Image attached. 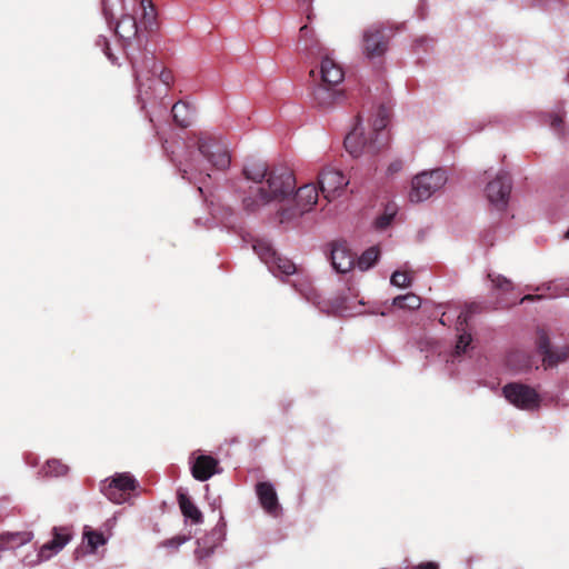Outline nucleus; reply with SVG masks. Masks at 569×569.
<instances>
[{"label": "nucleus", "mask_w": 569, "mask_h": 569, "mask_svg": "<svg viewBox=\"0 0 569 569\" xmlns=\"http://www.w3.org/2000/svg\"><path fill=\"white\" fill-rule=\"evenodd\" d=\"M242 173L251 182L242 194V207L248 212H257L271 202L286 200L296 187L292 171L284 167L269 168L262 160H249Z\"/></svg>", "instance_id": "1"}, {"label": "nucleus", "mask_w": 569, "mask_h": 569, "mask_svg": "<svg viewBox=\"0 0 569 569\" xmlns=\"http://www.w3.org/2000/svg\"><path fill=\"white\" fill-rule=\"evenodd\" d=\"M389 122V110L380 106L368 134L363 132L358 122L345 138V148L353 157L361 154H376L388 146L389 133L386 128Z\"/></svg>", "instance_id": "2"}, {"label": "nucleus", "mask_w": 569, "mask_h": 569, "mask_svg": "<svg viewBox=\"0 0 569 569\" xmlns=\"http://www.w3.org/2000/svg\"><path fill=\"white\" fill-rule=\"evenodd\" d=\"M447 182V174L443 169H435L417 174L412 179V186L409 193L411 202H420L429 199L436 191L441 189Z\"/></svg>", "instance_id": "3"}, {"label": "nucleus", "mask_w": 569, "mask_h": 569, "mask_svg": "<svg viewBox=\"0 0 569 569\" xmlns=\"http://www.w3.org/2000/svg\"><path fill=\"white\" fill-rule=\"evenodd\" d=\"M138 486V481L129 472H122L102 481L100 490L113 503H123L130 499Z\"/></svg>", "instance_id": "4"}, {"label": "nucleus", "mask_w": 569, "mask_h": 569, "mask_svg": "<svg viewBox=\"0 0 569 569\" xmlns=\"http://www.w3.org/2000/svg\"><path fill=\"white\" fill-rule=\"evenodd\" d=\"M505 398L521 410H535L540 406L539 393L530 386L511 382L502 388Z\"/></svg>", "instance_id": "5"}, {"label": "nucleus", "mask_w": 569, "mask_h": 569, "mask_svg": "<svg viewBox=\"0 0 569 569\" xmlns=\"http://www.w3.org/2000/svg\"><path fill=\"white\" fill-rule=\"evenodd\" d=\"M199 153L206 158L212 167L219 170H226L231 162L227 146L213 137H200L198 139Z\"/></svg>", "instance_id": "6"}, {"label": "nucleus", "mask_w": 569, "mask_h": 569, "mask_svg": "<svg viewBox=\"0 0 569 569\" xmlns=\"http://www.w3.org/2000/svg\"><path fill=\"white\" fill-rule=\"evenodd\" d=\"M318 201V188L313 183L300 187L295 196V207L291 209H281L280 221L283 222L296 216H301L312 209Z\"/></svg>", "instance_id": "7"}, {"label": "nucleus", "mask_w": 569, "mask_h": 569, "mask_svg": "<svg viewBox=\"0 0 569 569\" xmlns=\"http://www.w3.org/2000/svg\"><path fill=\"white\" fill-rule=\"evenodd\" d=\"M348 183L343 173L335 168H323L318 176L319 189L328 201L339 197Z\"/></svg>", "instance_id": "8"}, {"label": "nucleus", "mask_w": 569, "mask_h": 569, "mask_svg": "<svg viewBox=\"0 0 569 569\" xmlns=\"http://www.w3.org/2000/svg\"><path fill=\"white\" fill-rule=\"evenodd\" d=\"M143 63H144V68H138L136 64H133L136 79L139 84L140 97H142V94H148V89L151 88V86H148L147 89H143V87L146 86V83L143 82L144 76H146L147 81L153 82V77H156L159 72V76H158L159 80L163 84L169 87L172 83V81H173L172 72L170 70H167V69L158 66V63L153 57L147 58Z\"/></svg>", "instance_id": "9"}, {"label": "nucleus", "mask_w": 569, "mask_h": 569, "mask_svg": "<svg viewBox=\"0 0 569 569\" xmlns=\"http://www.w3.org/2000/svg\"><path fill=\"white\" fill-rule=\"evenodd\" d=\"M512 182L510 176L507 172L498 173L486 187V196L489 202L498 210H503L507 207Z\"/></svg>", "instance_id": "10"}, {"label": "nucleus", "mask_w": 569, "mask_h": 569, "mask_svg": "<svg viewBox=\"0 0 569 569\" xmlns=\"http://www.w3.org/2000/svg\"><path fill=\"white\" fill-rule=\"evenodd\" d=\"M172 161L181 177L191 183L203 182L206 179L210 178V174L200 168L199 156L193 150L187 149L182 159L178 161L172 159Z\"/></svg>", "instance_id": "11"}, {"label": "nucleus", "mask_w": 569, "mask_h": 569, "mask_svg": "<svg viewBox=\"0 0 569 569\" xmlns=\"http://www.w3.org/2000/svg\"><path fill=\"white\" fill-rule=\"evenodd\" d=\"M389 36L382 27L372 26L363 33V53L368 58L382 56L388 49Z\"/></svg>", "instance_id": "12"}, {"label": "nucleus", "mask_w": 569, "mask_h": 569, "mask_svg": "<svg viewBox=\"0 0 569 569\" xmlns=\"http://www.w3.org/2000/svg\"><path fill=\"white\" fill-rule=\"evenodd\" d=\"M537 348L543 357L542 361L546 367L557 366L559 362L567 360L569 357V347H552L550 345L548 335L543 330L538 332Z\"/></svg>", "instance_id": "13"}, {"label": "nucleus", "mask_w": 569, "mask_h": 569, "mask_svg": "<svg viewBox=\"0 0 569 569\" xmlns=\"http://www.w3.org/2000/svg\"><path fill=\"white\" fill-rule=\"evenodd\" d=\"M356 263L353 254L345 242H335L331 249V264L337 272L346 273L350 271Z\"/></svg>", "instance_id": "14"}, {"label": "nucleus", "mask_w": 569, "mask_h": 569, "mask_svg": "<svg viewBox=\"0 0 569 569\" xmlns=\"http://www.w3.org/2000/svg\"><path fill=\"white\" fill-rule=\"evenodd\" d=\"M256 492L264 511L271 516H277L280 507L273 486L267 481L258 482L256 486Z\"/></svg>", "instance_id": "15"}, {"label": "nucleus", "mask_w": 569, "mask_h": 569, "mask_svg": "<svg viewBox=\"0 0 569 569\" xmlns=\"http://www.w3.org/2000/svg\"><path fill=\"white\" fill-rule=\"evenodd\" d=\"M218 465L219 462L216 458L201 455L194 460L191 467V473L194 479L206 481L218 472Z\"/></svg>", "instance_id": "16"}, {"label": "nucleus", "mask_w": 569, "mask_h": 569, "mask_svg": "<svg viewBox=\"0 0 569 569\" xmlns=\"http://www.w3.org/2000/svg\"><path fill=\"white\" fill-rule=\"evenodd\" d=\"M321 82L329 86L339 84L345 77L342 68L331 58L325 57L320 64Z\"/></svg>", "instance_id": "17"}, {"label": "nucleus", "mask_w": 569, "mask_h": 569, "mask_svg": "<svg viewBox=\"0 0 569 569\" xmlns=\"http://www.w3.org/2000/svg\"><path fill=\"white\" fill-rule=\"evenodd\" d=\"M298 46L310 56L319 54L322 51L320 41L316 37L313 29L309 28L308 24H303L299 29Z\"/></svg>", "instance_id": "18"}, {"label": "nucleus", "mask_w": 569, "mask_h": 569, "mask_svg": "<svg viewBox=\"0 0 569 569\" xmlns=\"http://www.w3.org/2000/svg\"><path fill=\"white\" fill-rule=\"evenodd\" d=\"M335 86L321 82L313 91V98L320 107L327 108L336 103L342 97L340 90H336Z\"/></svg>", "instance_id": "19"}, {"label": "nucleus", "mask_w": 569, "mask_h": 569, "mask_svg": "<svg viewBox=\"0 0 569 569\" xmlns=\"http://www.w3.org/2000/svg\"><path fill=\"white\" fill-rule=\"evenodd\" d=\"M139 24L136 18L131 14H123L116 22L114 31L116 33L124 40H130L136 38L138 34Z\"/></svg>", "instance_id": "20"}, {"label": "nucleus", "mask_w": 569, "mask_h": 569, "mask_svg": "<svg viewBox=\"0 0 569 569\" xmlns=\"http://www.w3.org/2000/svg\"><path fill=\"white\" fill-rule=\"evenodd\" d=\"M31 532H6L0 535V550L14 549L32 540Z\"/></svg>", "instance_id": "21"}, {"label": "nucleus", "mask_w": 569, "mask_h": 569, "mask_svg": "<svg viewBox=\"0 0 569 569\" xmlns=\"http://www.w3.org/2000/svg\"><path fill=\"white\" fill-rule=\"evenodd\" d=\"M178 503L182 515L190 519L193 523H201L203 521L202 512L193 503L191 498L182 492L178 493Z\"/></svg>", "instance_id": "22"}, {"label": "nucleus", "mask_w": 569, "mask_h": 569, "mask_svg": "<svg viewBox=\"0 0 569 569\" xmlns=\"http://www.w3.org/2000/svg\"><path fill=\"white\" fill-rule=\"evenodd\" d=\"M141 20L140 24L143 26L146 30H152L156 24L157 12L156 8L151 0H141L140 1Z\"/></svg>", "instance_id": "23"}, {"label": "nucleus", "mask_w": 569, "mask_h": 569, "mask_svg": "<svg viewBox=\"0 0 569 569\" xmlns=\"http://www.w3.org/2000/svg\"><path fill=\"white\" fill-rule=\"evenodd\" d=\"M254 252L259 256L261 261H263L268 267L273 263L277 258V251L272 248V246L264 240H258L253 244Z\"/></svg>", "instance_id": "24"}, {"label": "nucleus", "mask_w": 569, "mask_h": 569, "mask_svg": "<svg viewBox=\"0 0 569 569\" xmlns=\"http://www.w3.org/2000/svg\"><path fill=\"white\" fill-rule=\"evenodd\" d=\"M172 117L174 122L181 127L187 128L191 123V119L189 117V106L186 102L179 101L172 106L171 109Z\"/></svg>", "instance_id": "25"}, {"label": "nucleus", "mask_w": 569, "mask_h": 569, "mask_svg": "<svg viewBox=\"0 0 569 569\" xmlns=\"http://www.w3.org/2000/svg\"><path fill=\"white\" fill-rule=\"evenodd\" d=\"M392 305L400 309L417 310L421 306V299L416 293L409 292L406 295L397 296Z\"/></svg>", "instance_id": "26"}, {"label": "nucleus", "mask_w": 569, "mask_h": 569, "mask_svg": "<svg viewBox=\"0 0 569 569\" xmlns=\"http://www.w3.org/2000/svg\"><path fill=\"white\" fill-rule=\"evenodd\" d=\"M83 538L87 540L90 552H96L99 547L106 545L107 542V539L102 532L93 530L88 526H86L83 529Z\"/></svg>", "instance_id": "27"}, {"label": "nucleus", "mask_w": 569, "mask_h": 569, "mask_svg": "<svg viewBox=\"0 0 569 569\" xmlns=\"http://www.w3.org/2000/svg\"><path fill=\"white\" fill-rule=\"evenodd\" d=\"M380 252L376 247L367 249L357 260L360 270L365 271L371 268L379 259Z\"/></svg>", "instance_id": "28"}, {"label": "nucleus", "mask_w": 569, "mask_h": 569, "mask_svg": "<svg viewBox=\"0 0 569 569\" xmlns=\"http://www.w3.org/2000/svg\"><path fill=\"white\" fill-rule=\"evenodd\" d=\"M269 269L273 272L279 271L280 273L290 276L296 272V264L291 260L277 254V258L273 263L269 266Z\"/></svg>", "instance_id": "29"}, {"label": "nucleus", "mask_w": 569, "mask_h": 569, "mask_svg": "<svg viewBox=\"0 0 569 569\" xmlns=\"http://www.w3.org/2000/svg\"><path fill=\"white\" fill-rule=\"evenodd\" d=\"M68 466L62 463L58 459H50L46 462V466L42 468V471L46 476L50 477H61L68 473Z\"/></svg>", "instance_id": "30"}, {"label": "nucleus", "mask_w": 569, "mask_h": 569, "mask_svg": "<svg viewBox=\"0 0 569 569\" xmlns=\"http://www.w3.org/2000/svg\"><path fill=\"white\" fill-rule=\"evenodd\" d=\"M396 216V208L388 206L385 213L379 216L375 221V227L378 230H385L388 228Z\"/></svg>", "instance_id": "31"}, {"label": "nucleus", "mask_w": 569, "mask_h": 569, "mask_svg": "<svg viewBox=\"0 0 569 569\" xmlns=\"http://www.w3.org/2000/svg\"><path fill=\"white\" fill-rule=\"evenodd\" d=\"M489 278L491 279L493 287L502 293H509L515 289L512 281L501 274L495 277L489 274Z\"/></svg>", "instance_id": "32"}, {"label": "nucleus", "mask_w": 569, "mask_h": 569, "mask_svg": "<svg viewBox=\"0 0 569 569\" xmlns=\"http://www.w3.org/2000/svg\"><path fill=\"white\" fill-rule=\"evenodd\" d=\"M53 537L51 540L56 541L59 545L60 550L70 541L71 533L70 530L66 527H54L53 528Z\"/></svg>", "instance_id": "33"}, {"label": "nucleus", "mask_w": 569, "mask_h": 569, "mask_svg": "<svg viewBox=\"0 0 569 569\" xmlns=\"http://www.w3.org/2000/svg\"><path fill=\"white\" fill-rule=\"evenodd\" d=\"M549 126L560 136L565 132L563 112H551L548 114Z\"/></svg>", "instance_id": "34"}, {"label": "nucleus", "mask_w": 569, "mask_h": 569, "mask_svg": "<svg viewBox=\"0 0 569 569\" xmlns=\"http://www.w3.org/2000/svg\"><path fill=\"white\" fill-rule=\"evenodd\" d=\"M391 283L399 288H407L412 282V277L410 273L405 271H395L390 279Z\"/></svg>", "instance_id": "35"}, {"label": "nucleus", "mask_w": 569, "mask_h": 569, "mask_svg": "<svg viewBox=\"0 0 569 569\" xmlns=\"http://www.w3.org/2000/svg\"><path fill=\"white\" fill-rule=\"evenodd\" d=\"M59 551V545L56 541L50 540L40 548L38 557L40 560H48L52 555L58 553Z\"/></svg>", "instance_id": "36"}, {"label": "nucleus", "mask_w": 569, "mask_h": 569, "mask_svg": "<svg viewBox=\"0 0 569 569\" xmlns=\"http://www.w3.org/2000/svg\"><path fill=\"white\" fill-rule=\"evenodd\" d=\"M471 341V335L466 331H462L458 337V341L455 347V353L457 356L465 353L467 348L470 346Z\"/></svg>", "instance_id": "37"}, {"label": "nucleus", "mask_w": 569, "mask_h": 569, "mask_svg": "<svg viewBox=\"0 0 569 569\" xmlns=\"http://www.w3.org/2000/svg\"><path fill=\"white\" fill-rule=\"evenodd\" d=\"M470 318V312H466L465 310H462L457 319V330L465 331V326H467Z\"/></svg>", "instance_id": "38"}, {"label": "nucleus", "mask_w": 569, "mask_h": 569, "mask_svg": "<svg viewBox=\"0 0 569 569\" xmlns=\"http://www.w3.org/2000/svg\"><path fill=\"white\" fill-rule=\"evenodd\" d=\"M401 169H402V161L395 160L389 164V167L387 169V173L389 176H393V174L398 173Z\"/></svg>", "instance_id": "39"}, {"label": "nucleus", "mask_w": 569, "mask_h": 569, "mask_svg": "<svg viewBox=\"0 0 569 569\" xmlns=\"http://www.w3.org/2000/svg\"><path fill=\"white\" fill-rule=\"evenodd\" d=\"M108 1L109 0H102V11L108 22L111 23V21L113 20V16L108 7Z\"/></svg>", "instance_id": "40"}, {"label": "nucleus", "mask_w": 569, "mask_h": 569, "mask_svg": "<svg viewBox=\"0 0 569 569\" xmlns=\"http://www.w3.org/2000/svg\"><path fill=\"white\" fill-rule=\"evenodd\" d=\"M415 569H439V566L433 561H428L418 565Z\"/></svg>", "instance_id": "41"}, {"label": "nucleus", "mask_w": 569, "mask_h": 569, "mask_svg": "<svg viewBox=\"0 0 569 569\" xmlns=\"http://www.w3.org/2000/svg\"><path fill=\"white\" fill-rule=\"evenodd\" d=\"M463 310L466 312H470V316L472 317V315H475L476 312H478L480 310V306L476 302H472V303L467 305Z\"/></svg>", "instance_id": "42"}, {"label": "nucleus", "mask_w": 569, "mask_h": 569, "mask_svg": "<svg viewBox=\"0 0 569 569\" xmlns=\"http://www.w3.org/2000/svg\"><path fill=\"white\" fill-rule=\"evenodd\" d=\"M306 18H307L308 22H311L315 18V12H313V8H312L311 3H309L306 9Z\"/></svg>", "instance_id": "43"}, {"label": "nucleus", "mask_w": 569, "mask_h": 569, "mask_svg": "<svg viewBox=\"0 0 569 569\" xmlns=\"http://www.w3.org/2000/svg\"><path fill=\"white\" fill-rule=\"evenodd\" d=\"M186 541V538L184 537H177V538H173L169 541V545L171 546H180L181 543H183Z\"/></svg>", "instance_id": "44"}, {"label": "nucleus", "mask_w": 569, "mask_h": 569, "mask_svg": "<svg viewBox=\"0 0 569 569\" xmlns=\"http://www.w3.org/2000/svg\"><path fill=\"white\" fill-rule=\"evenodd\" d=\"M536 298H540L539 296H532V295H527L525 297H522L520 299V302H523V301H531V300H535Z\"/></svg>", "instance_id": "45"}, {"label": "nucleus", "mask_w": 569, "mask_h": 569, "mask_svg": "<svg viewBox=\"0 0 569 569\" xmlns=\"http://www.w3.org/2000/svg\"><path fill=\"white\" fill-rule=\"evenodd\" d=\"M443 317H445V313H443V315L441 316V318H440V323H442V325H445V319H443Z\"/></svg>", "instance_id": "46"}, {"label": "nucleus", "mask_w": 569, "mask_h": 569, "mask_svg": "<svg viewBox=\"0 0 569 569\" xmlns=\"http://www.w3.org/2000/svg\"><path fill=\"white\" fill-rule=\"evenodd\" d=\"M565 238H566V239H569V229L566 231V233H565Z\"/></svg>", "instance_id": "47"}]
</instances>
